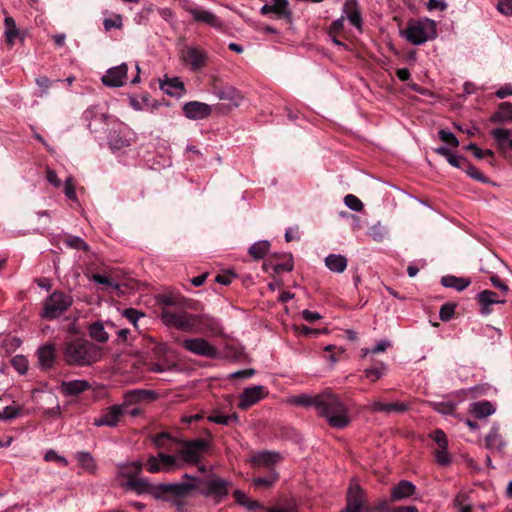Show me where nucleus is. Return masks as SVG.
Segmentation results:
<instances>
[{"instance_id": "69168bd1", "label": "nucleus", "mask_w": 512, "mask_h": 512, "mask_svg": "<svg viewBox=\"0 0 512 512\" xmlns=\"http://www.w3.org/2000/svg\"><path fill=\"white\" fill-rule=\"evenodd\" d=\"M490 281L492 283V285L499 289L500 292L505 296L507 295V293L509 292V287L506 283H504L503 281L500 280V278L498 276H492L490 278Z\"/></svg>"}, {"instance_id": "58836bf2", "label": "nucleus", "mask_w": 512, "mask_h": 512, "mask_svg": "<svg viewBox=\"0 0 512 512\" xmlns=\"http://www.w3.org/2000/svg\"><path fill=\"white\" fill-rule=\"evenodd\" d=\"M491 120L498 123L512 121V104L510 102H502Z\"/></svg>"}, {"instance_id": "2eb2a0df", "label": "nucleus", "mask_w": 512, "mask_h": 512, "mask_svg": "<svg viewBox=\"0 0 512 512\" xmlns=\"http://www.w3.org/2000/svg\"><path fill=\"white\" fill-rule=\"evenodd\" d=\"M432 438L438 445V448L434 451L437 463L441 466H448L451 463V456L447 451L448 440L446 434L438 429L434 431Z\"/></svg>"}, {"instance_id": "9b49d317", "label": "nucleus", "mask_w": 512, "mask_h": 512, "mask_svg": "<svg viewBox=\"0 0 512 512\" xmlns=\"http://www.w3.org/2000/svg\"><path fill=\"white\" fill-rule=\"evenodd\" d=\"M348 22L357 30L362 29V17L357 9V0H346L343 8L342 16L333 22L335 30L343 29L344 22Z\"/></svg>"}, {"instance_id": "0eeeda50", "label": "nucleus", "mask_w": 512, "mask_h": 512, "mask_svg": "<svg viewBox=\"0 0 512 512\" xmlns=\"http://www.w3.org/2000/svg\"><path fill=\"white\" fill-rule=\"evenodd\" d=\"M146 470L150 473L173 472L182 469V463L176 455H170L163 452L157 455H151L145 464Z\"/></svg>"}, {"instance_id": "f8f14e48", "label": "nucleus", "mask_w": 512, "mask_h": 512, "mask_svg": "<svg viewBox=\"0 0 512 512\" xmlns=\"http://www.w3.org/2000/svg\"><path fill=\"white\" fill-rule=\"evenodd\" d=\"M124 413L126 412L120 404L112 405L93 419V425L96 427H116Z\"/></svg>"}, {"instance_id": "e2e57ef3", "label": "nucleus", "mask_w": 512, "mask_h": 512, "mask_svg": "<svg viewBox=\"0 0 512 512\" xmlns=\"http://www.w3.org/2000/svg\"><path fill=\"white\" fill-rule=\"evenodd\" d=\"M497 10L504 15H512V0H499Z\"/></svg>"}, {"instance_id": "13d9d810", "label": "nucleus", "mask_w": 512, "mask_h": 512, "mask_svg": "<svg viewBox=\"0 0 512 512\" xmlns=\"http://www.w3.org/2000/svg\"><path fill=\"white\" fill-rule=\"evenodd\" d=\"M91 279L94 282L98 283V284L106 285L107 287H110L112 289H118L119 288L118 284L113 283L110 280V278H108L107 276L101 275V274H93Z\"/></svg>"}, {"instance_id": "a19ab883", "label": "nucleus", "mask_w": 512, "mask_h": 512, "mask_svg": "<svg viewBox=\"0 0 512 512\" xmlns=\"http://www.w3.org/2000/svg\"><path fill=\"white\" fill-rule=\"evenodd\" d=\"M233 497L239 505L246 507L248 510H255L260 507V503L258 501L249 499L241 490H235L233 492Z\"/></svg>"}, {"instance_id": "423d86ee", "label": "nucleus", "mask_w": 512, "mask_h": 512, "mask_svg": "<svg viewBox=\"0 0 512 512\" xmlns=\"http://www.w3.org/2000/svg\"><path fill=\"white\" fill-rule=\"evenodd\" d=\"M162 322L170 327H174L178 330L193 333L197 331L195 326L196 314H190L185 311L181 312H172L170 310L164 309L161 312Z\"/></svg>"}, {"instance_id": "4be33fe9", "label": "nucleus", "mask_w": 512, "mask_h": 512, "mask_svg": "<svg viewBox=\"0 0 512 512\" xmlns=\"http://www.w3.org/2000/svg\"><path fill=\"white\" fill-rule=\"evenodd\" d=\"M213 94L222 101L229 102L233 107H238L243 101V96L233 86H222L213 88Z\"/></svg>"}, {"instance_id": "f257e3e1", "label": "nucleus", "mask_w": 512, "mask_h": 512, "mask_svg": "<svg viewBox=\"0 0 512 512\" xmlns=\"http://www.w3.org/2000/svg\"><path fill=\"white\" fill-rule=\"evenodd\" d=\"M316 412L333 428L343 429L351 421L347 406L330 390L316 395Z\"/></svg>"}, {"instance_id": "b1692460", "label": "nucleus", "mask_w": 512, "mask_h": 512, "mask_svg": "<svg viewBox=\"0 0 512 512\" xmlns=\"http://www.w3.org/2000/svg\"><path fill=\"white\" fill-rule=\"evenodd\" d=\"M281 457L276 452L262 451L251 457V463L255 467L270 468L280 461Z\"/></svg>"}, {"instance_id": "864d4df0", "label": "nucleus", "mask_w": 512, "mask_h": 512, "mask_svg": "<svg viewBox=\"0 0 512 512\" xmlns=\"http://www.w3.org/2000/svg\"><path fill=\"white\" fill-rule=\"evenodd\" d=\"M438 136L439 138L447 143L448 145H451L453 147H458L459 145V141L458 139L456 138V136L450 132V131H447V130H444V129H441L439 132H438Z\"/></svg>"}, {"instance_id": "603ef678", "label": "nucleus", "mask_w": 512, "mask_h": 512, "mask_svg": "<svg viewBox=\"0 0 512 512\" xmlns=\"http://www.w3.org/2000/svg\"><path fill=\"white\" fill-rule=\"evenodd\" d=\"M20 408L17 406H6L2 410H0V419L1 420H11L16 418L19 415Z\"/></svg>"}, {"instance_id": "dca6fc26", "label": "nucleus", "mask_w": 512, "mask_h": 512, "mask_svg": "<svg viewBox=\"0 0 512 512\" xmlns=\"http://www.w3.org/2000/svg\"><path fill=\"white\" fill-rule=\"evenodd\" d=\"M195 326L197 331L193 333L207 334L210 336H217L221 334L220 322L209 315H196Z\"/></svg>"}, {"instance_id": "c756f323", "label": "nucleus", "mask_w": 512, "mask_h": 512, "mask_svg": "<svg viewBox=\"0 0 512 512\" xmlns=\"http://www.w3.org/2000/svg\"><path fill=\"white\" fill-rule=\"evenodd\" d=\"M118 474L125 478L127 481H131L139 476L142 471L143 464L141 461H133L130 463H124L118 465Z\"/></svg>"}, {"instance_id": "a211bd4d", "label": "nucleus", "mask_w": 512, "mask_h": 512, "mask_svg": "<svg viewBox=\"0 0 512 512\" xmlns=\"http://www.w3.org/2000/svg\"><path fill=\"white\" fill-rule=\"evenodd\" d=\"M155 399V393L151 390L134 389L124 394L123 402L120 404L126 411L130 406Z\"/></svg>"}, {"instance_id": "3c124183", "label": "nucleus", "mask_w": 512, "mask_h": 512, "mask_svg": "<svg viewBox=\"0 0 512 512\" xmlns=\"http://www.w3.org/2000/svg\"><path fill=\"white\" fill-rule=\"evenodd\" d=\"M345 205L353 211H361L363 209V203L355 195L348 194L344 198Z\"/></svg>"}, {"instance_id": "c03bdc74", "label": "nucleus", "mask_w": 512, "mask_h": 512, "mask_svg": "<svg viewBox=\"0 0 512 512\" xmlns=\"http://www.w3.org/2000/svg\"><path fill=\"white\" fill-rule=\"evenodd\" d=\"M76 459L79 464L87 471L93 472L96 468L95 460L88 452H78Z\"/></svg>"}, {"instance_id": "37998d69", "label": "nucleus", "mask_w": 512, "mask_h": 512, "mask_svg": "<svg viewBox=\"0 0 512 512\" xmlns=\"http://www.w3.org/2000/svg\"><path fill=\"white\" fill-rule=\"evenodd\" d=\"M89 334L93 339L102 343L109 339L108 333L105 331L103 325L99 322L90 325Z\"/></svg>"}, {"instance_id": "5fc2aeb1", "label": "nucleus", "mask_w": 512, "mask_h": 512, "mask_svg": "<svg viewBox=\"0 0 512 512\" xmlns=\"http://www.w3.org/2000/svg\"><path fill=\"white\" fill-rule=\"evenodd\" d=\"M103 25L106 30L121 29L122 28V17L118 14H115L110 18H106L103 22Z\"/></svg>"}, {"instance_id": "338daca9", "label": "nucleus", "mask_w": 512, "mask_h": 512, "mask_svg": "<svg viewBox=\"0 0 512 512\" xmlns=\"http://www.w3.org/2000/svg\"><path fill=\"white\" fill-rule=\"evenodd\" d=\"M384 368H369L364 371L365 377L371 381L378 380L383 375Z\"/></svg>"}, {"instance_id": "0e129e2a", "label": "nucleus", "mask_w": 512, "mask_h": 512, "mask_svg": "<svg viewBox=\"0 0 512 512\" xmlns=\"http://www.w3.org/2000/svg\"><path fill=\"white\" fill-rule=\"evenodd\" d=\"M447 161L449 162L450 165L459 169H462L467 162V160L462 156L455 155L453 153L450 154V156L447 158Z\"/></svg>"}, {"instance_id": "c9c22d12", "label": "nucleus", "mask_w": 512, "mask_h": 512, "mask_svg": "<svg viewBox=\"0 0 512 512\" xmlns=\"http://www.w3.org/2000/svg\"><path fill=\"white\" fill-rule=\"evenodd\" d=\"M161 89L168 95L180 96L184 91V84L179 78L166 79L161 82Z\"/></svg>"}, {"instance_id": "cd10ccee", "label": "nucleus", "mask_w": 512, "mask_h": 512, "mask_svg": "<svg viewBox=\"0 0 512 512\" xmlns=\"http://www.w3.org/2000/svg\"><path fill=\"white\" fill-rule=\"evenodd\" d=\"M263 14L274 13L277 18H289L290 11L287 0H272L270 4H265L261 9Z\"/></svg>"}, {"instance_id": "6e6d98bb", "label": "nucleus", "mask_w": 512, "mask_h": 512, "mask_svg": "<svg viewBox=\"0 0 512 512\" xmlns=\"http://www.w3.org/2000/svg\"><path fill=\"white\" fill-rule=\"evenodd\" d=\"M122 315L130 322L132 323L135 327H137V322L138 320L144 316L143 313L139 312L138 310L136 309H133V308H129V309H125L123 312H122Z\"/></svg>"}, {"instance_id": "6e6552de", "label": "nucleus", "mask_w": 512, "mask_h": 512, "mask_svg": "<svg viewBox=\"0 0 512 512\" xmlns=\"http://www.w3.org/2000/svg\"><path fill=\"white\" fill-rule=\"evenodd\" d=\"M180 56L191 71H200L208 65V52L200 46L186 45L181 49Z\"/></svg>"}, {"instance_id": "39448f33", "label": "nucleus", "mask_w": 512, "mask_h": 512, "mask_svg": "<svg viewBox=\"0 0 512 512\" xmlns=\"http://www.w3.org/2000/svg\"><path fill=\"white\" fill-rule=\"evenodd\" d=\"M72 302L71 296L55 291L44 301L41 317L47 320L56 319L72 305Z\"/></svg>"}, {"instance_id": "680f3d73", "label": "nucleus", "mask_w": 512, "mask_h": 512, "mask_svg": "<svg viewBox=\"0 0 512 512\" xmlns=\"http://www.w3.org/2000/svg\"><path fill=\"white\" fill-rule=\"evenodd\" d=\"M389 345L390 343L388 341L382 340L378 342L373 348L364 350L363 355L366 356L368 353L377 354L384 352Z\"/></svg>"}, {"instance_id": "a18cd8bd", "label": "nucleus", "mask_w": 512, "mask_h": 512, "mask_svg": "<svg viewBox=\"0 0 512 512\" xmlns=\"http://www.w3.org/2000/svg\"><path fill=\"white\" fill-rule=\"evenodd\" d=\"M278 479V474L271 471L268 476L257 477L253 480V484L258 488H269L274 485Z\"/></svg>"}, {"instance_id": "79ce46f5", "label": "nucleus", "mask_w": 512, "mask_h": 512, "mask_svg": "<svg viewBox=\"0 0 512 512\" xmlns=\"http://www.w3.org/2000/svg\"><path fill=\"white\" fill-rule=\"evenodd\" d=\"M270 249V243L266 240L258 241L249 248V254L252 258L262 259Z\"/></svg>"}, {"instance_id": "2f4dec72", "label": "nucleus", "mask_w": 512, "mask_h": 512, "mask_svg": "<svg viewBox=\"0 0 512 512\" xmlns=\"http://www.w3.org/2000/svg\"><path fill=\"white\" fill-rule=\"evenodd\" d=\"M491 135L496 140L498 147L501 150H512L511 130L504 128H496L491 131Z\"/></svg>"}, {"instance_id": "4c0bfd02", "label": "nucleus", "mask_w": 512, "mask_h": 512, "mask_svg": "<svg viewBox=\"0 0 512 512\" xmlns=\"http://www.w3.org/2000/svg\"><path fill=\"white\" fill-rule=\"evenodd\" d=\"M470 280L463 277H456L452 275L443 276L441 284L447 288H454L457 291H462L470 285Z\"/></svg>"}, {"instance_id": "a878e982", "label": "nucleus", "mask_w": 512, "mask_h": 512, "mask_svg": "<svg viewBox=\"0 0 512 512\" xmlns=\"http://www.w3.org/2000/svg\"><path fill=\"white\" fill-rule=\"evenodd\" d=\"M187 11L196 21L206 23L213 28H219L220 26V21L218 18L208 10L199 7H189L187 8Z\"/></svg>"}, {"instance_id": "7ed1b4c3", "label": "nucleus", "mask_w": 512, "mask_h": 512, "mask_svg": "<svg viewBox=\"0 0 512 512\" xmlns=\"http://www.w3.org/2000/svg\"><path fill=\"white\" fill-rule=\"evenodd\" d=\"M208 449V443L202 439L184 441L176 456L182 463V469L187 465L197 466L198 471L205 473L206 466L201 463Z\"/></svg>"}, {"instance_id": "aec40b11", "label": "nucleus", "mask_w": 512, "mask_h": 512, "mask_svg": "<svg viewBox=\"0 0 512 512\" xmlns=\"http://www.w3.org/2000/svg\"><path fill=\"white\" fill-rule=\"evenodd\" d=\"M135 140L134 135L128 131L126 127L120 129L118 132L114 131L110 133L108 138V144L114 151L121 150L125 147L130 146Z\"/></svg>"}, {"instance_id": "bf43d9fd", "label": "nucleus", "mask_w": 512, "mask_h": 512, "mask_svg": "<svg viewBox=\"0 0 512 512\" xmlns=\"http://www.w3.org/2000/svg\"><path fill=\"white\" fill-rule=\"evenodd\" d=\"M453 315L454 305L449 303L442 305L439 312V317L442 321H449L453 317Z\"/></svg>"}, {"instance_id": "052dcab7", "label": "nucleus", "mask_w": 512, "mask_h": 512, "mask_svg": "<svg viewBox=\"0 0 512 512\" xmlns=\"http://www.w3.org/2000/svg\"><path fill=\"white\" fill-rule=\"evenodd\" d=\"M44 458L46 461H56L62 466L68 465V461L66 460V458L58 455L54 450L47 451Z\"/></svg>"}, {"instance_id": "bb28decb", "label": "nucleus", "mask_w": 512, "mask_h": 512, "mask_svg": "<svg viewBox=\"0 0 512 512\" xmlns=\"http://www.w3.org/2000/svg\"><path fill=\"white\" fill-rule=\"evenodd\" d=\"M416 491L415 485L407 480L400 481L391 490V500L399 501L411 497Z\"/></svg>"}, {"instance_id": "ea45409f", "label": "nucleus", "mask_w": 512, "mask_h": 512, "mask_svg": "<svg viewBox=\"0 0 512 512\" xmlns=\"http://www.w3.org/2000/svg\"><path fill=\"white\" fill-rule=\"evenodd\" d=\"M288 402L295 406H301V407L313 406L316 409V396H311L306 393L291 396L289 398Z\"/></svg>"}, {"instance_id": "e433bc0d", "label": "nucleus", "mask_w": 512, "mask_h": 512, "mask_svg": "<svg viewBox=\"0 0 512 512\" xmlns=\"http://www.w3.org/2000/svg\"><path fill=\"white\" fill-rule=\"evenodd\" d=\"M471 412L476 418H486L495 412V407L489 401H479L472 404Z\"/></svg>"}, {"instance_id": "20e7f679", "label": "nucleus", "mask_w": 512, "mask_h": 512, "mask_svg": "<svg viewBox=\"0 0 512 512\" xmlns=\"http://www.w3.org/2000/svg\"><path fill=\"white\" fill-rule=\"evenodd\" d=\"M185 481L180 483H160L156 487V499H167L169 496L182 498L191 494L202 480L189 474H184Z\"/></svg>"}, {"instance_id": "393cba45", "label": "nucleus", "mask_w": 512, "mask_h": 512, "mask_svg": "<svg viewBox=\"0 0 512 512\" xmlns=\"http://www.w3.org/2000/svg\"><path fill=\"white\" fill-rule=\"evenodd\" d=\"M477 300L481 305V313L483 315H488L491 312L490 305L506 302L505 299H500L498 294L491 290H483L478 293Z\"/></svg>"}, {"instance_id": "412c9836", "label": "nucleus", "mask_w": 512, "mask_h": 512, "mask_svg": "<svg viewBox=\"0 0 512 512\" xmlns=\"http://www.w3.org/2000/svg\"><path fill=\"white\" fill-rule=\"evenodd\" d=\"M204 483L205 490L202 493L207 497H213L220 501L228 494V482L223 479L215 478Z\"/></svg>"}, {"instance_id": "8fccbe9b", "label": "nucleus", "mask_w": 512, "mask_h": 512, "mask_svg": "<svg viewBox=\"0 0 512 512\" xmlns=\"http://www.w3.org/2000/svg\"><path fill=\"white\" fill-rule=\"evenodd\" d=\"M13 368L20 374H25L28 370V361L22 355H17L11 360Z\"/></svg>"}, {"instance_id": "9d476101", "label": "nucleus", "mask_w": 512, "mask_h": 512, "mask_svg": "<svg viewBox=\"0 0 512 512\" xmlns=\"http://www.w3.org/2000/svg\"><path fill=\"white\" fill-rule=\"evenodd\" d=\"M181 345L183 348H185L187 351H189L192 354L215 359L219 356L218 349L211 344L209 341H207L205 338L196 337V338H189L184 339L181 342Z\"/></svg>"}, {"instance_id": "f704fd0d", "label": "nucleus", "mask_w": 512, "mask_h": 512, "mask_svg": "<svg viewBox=\"0 0 512 512\" xmlns=\"http://www.w3.org/2000/svg\"><path fill=\"white\" fill-rule=\"evenodd\" d=\"M39 363L43 368H50L55 360V348L52 344H47L38 350Z\"/></svg>"}, {"instance_id": "7c9ffc66", "label": "nucleus", "mask_w": 512, "mask_h": 512, "mask_svg": "<svg viewBox=\"0 0 512 512\" xmlns=\"http://www.w3.org/2000/svg\"><path fill=\"white\" fill-rule=\"evenodd\" d=\"M89 388V383L85 380L64 381L61 384V391L66 396H76Z\"/></svg>"}, {"instance_id": "49530a36", "label": "nucleus", "mask_w": 512, "mask_h": 512, "mask_svg": "<svg viewBox=\"0 0 512 512\" xmlns=\"http://www.w3.org/2000/svg\"><path fill=\"white\" fill-rule=\"evenodd\" d=\"M405 40L413 45H421L433 40L436 34H401Z\"/></svg>"}, {"instance_id": "de8ad7c7", "label": "nucleus", "mask_w": 512, "mask_h": 512, "mask_svg": "<svg viewBox=\"0 0 512 512\" xmlns=\"http://www.w3.org/2000/svg\"><path fill=\"white\" fill-rule=\"evenodd\" d=\"M65 244L72 249L84 251L89 249L88 244L78 236H68L65 240Z\"/></svg>"}, {"instance_id": "4468645a", "label": "nucleus", "mask_w": 512, "mask_h": 512, "mask_svg": "<svg viewBox=\"0 0 512 512\" xmlns=\"http://www.w3.org/2000/svg\"><path fill=\"white\" fill-rule=\"evenodd\" d=\"M83 118L91 132L101 131L107 122L106 113L99 106H92L85 110Z\"/></svg>"}, {"instance_id": "09e8293b", "label": "nucleus", "mask_w": 512, "mask_h": 512, "mask_svg": "<svg viewBox=\"0 0 512 512\" xmlns=\"http://www.w3.org/2000/svg\"><path fill=\"white\" fill-rule=\"evenodd\" d=\"M462 170H464L468 176H470L472 179L480 181V182H487V179L485 176L479 171L478 168L473 166L468 161L466 162L465 166H463Z\"/></svg>"}, {"instance_id": "f3484780", "label": "nucleus", "mask_w": 512, "mask_h": 512, "mask_svg": "<svg viewBox=\"0 0 512 512\" xmlns=\"http://www.w3.org/2000/svg\"><path fill=\"white\" fill-rule=\"evenodd\" d=\"M183 113L188 119L200 120L209 117L212 113V108L203 102L190 101L184 104Z\"/></svg>"}, {"instance_id": "4d7b16f0", "label": "nucleus", "mask_w": 512, "mask_h": 512, "mask_svg": "<svg viewBox=\"0 0 512 512\" xmlns=\"http://www.w3.org/2000/svg\"><path fill=\"white\" fill-rule=\"evenodd\" d=\"M64 193H65L66 197L69 198L70 200H72V201L77 200L76 191H75V185L73 183V178L72 177H68L65 180Z\"/></svg>"}, {"instance_id": "f03ea898", "label": "nucleus", "mask_w": 512, "mask_h": 512, "mask_svg": "<svg viewBox=\"0 0 512 512\" xmlns=\"http://www.w3.org/2000/svg\"><path fill=\"white\" fill-rule=\"evenodd\" d=\"M63 356L70 365L86 366L99 361L103 353L99 346L85 339L78 338L65 343Z\"/></svg>"}, {"instance_id": "c85d7f7f", "label": "nucleus", "mask_w": 512, "mask_h": 512, "mask_svg": "<svg viewBox=\"0 0 512 512\" xmlns=\"http://www.w3.org/2000/svg\"><path fill=\"white\" fill-rule=\"evenodd\" d=\"M372 412H385V413H403L408 409V405L402 402L384 403L381 401H373L369 405Z\"/></svg>"}, {"instance_id": "6ab92c4d", "label": "nucleus", "mask_w": 512, "mask_h": 512, "mask_svg": "<svg viewBox=\"0 0 512 512\" xmlns=\"http://www.w3.org/2000/svg\"><path fill=\"white\" fill-rule=\"evenodd\" d=\"M127 70L128 68L125 63L108 69L106 74L102 77L103 84L108 87L122 86L127 76Z\"/></svg>"}, {"instance_id": "ddd939ff", "label": "nucleus", "mask_w": 512, "mask_h": 512, "mask_svg": "<svg viewBox=\"0 0 512 512\" xmlns=\"http://www.w3.org/2000/svg\"><path fill=\"white\" fill-rule=\"evenodd\" d=\"M266 395L267 391L262 385L248 387L241 393L238 407L242 410H246L265 398Z\"/></svg>"}, {"instance_id": "473e14b6", "label": "nucleus", "mask_w": 512, "mask_h": 512, "mask_svg": "<svg viewBox=\"0 0 512 512\" xmlns=\"http://www.w3.org/2000/svg\"><path fill=\"white\" fill-rule=\"evenodd\" d=\"M485 444L488 449L500 451L505 446V441L503 440L501 434L499 433V426L493 425L491 431L485 438Z\"/></svg>"}, {"instance_id": "1a4fd4ad", "label": "nucleus", "mask_w": 512, "mask_h": 512, "mask_svg": "<svg viewBox=\"0 0 512 512\" xmlns=\"http://www.w3.org/2000/svg\"><path fill=\"white\" fill-rule=\"evenodd\" d=\"M346 499V507L342 512H369L365 492L356 480L350 482Z\"/></svg>"}, {"instance_id": "72a5a7b5", "label": "nucleus", "mask_w": 512, "mask_h": 512, "mask_svg": "<svg viewBox=\"0 0 512 512\" xmlns=\"http://www.w3.org/2000/svg\"><path fill=\"white\" fill-rule=\"evenodd\" d=\"M327 268L336 273H342L347 267V259L343 255L330 254L325 258Z\"/></svg>"}, {"instance_id": "5701e85b", "label": "nucleus", "mask_w": 512, "mask_h": 512, "mask_svg": "<svg viewBox=\"0 0 512 512\" xmlns=\"http://www.w3.org/2000/svg\"><path fill=\"white\" fill-rule=\"evenodd\" d=\"M122 486L125 489L133 490L137 494H149L156 499L157 484L150 483L146 478L137 477L131 481H126Z\"/></svg>"}, {"instance_id": "774afa93", "label": "nucleus", "mask_w": 512, "mask_h": 512, "mask_svg": "<svg viewBox=\"0 0 512 512\" xmlns=\"http://www.w3.org/2000/svg\"><path fill=\"white\" fill-rule=\"evenodd\" d=\"M495 96L499 99H504L512 96V84H505L495 92Z\"/></svg>"}]
</instances>
